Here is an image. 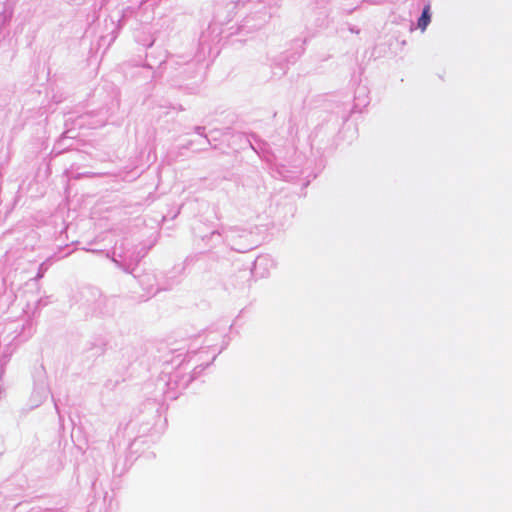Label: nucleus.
I'll list each match as a JSON object with an SVG mask.
<instances>
[{
    "label": "nucleus",
    "mask_w": 512,
    "mask_h": 512,
    "mask_svg": "<svg viewBox=\"0 0 512 512\" xmlns=\"http://www.w3.org/2000/svg\"><path fill=\"white\" fill-rule=\"evenodd\" d=\"M429 10H430V6L427 5L423 12H422V15L421 17L419 18L418 20V27L421 29V30H425L426 27L428 26L429 22H430V14H429Z\"/></svg>",
    "instance_id": "obj_1"
}]
</instances>
